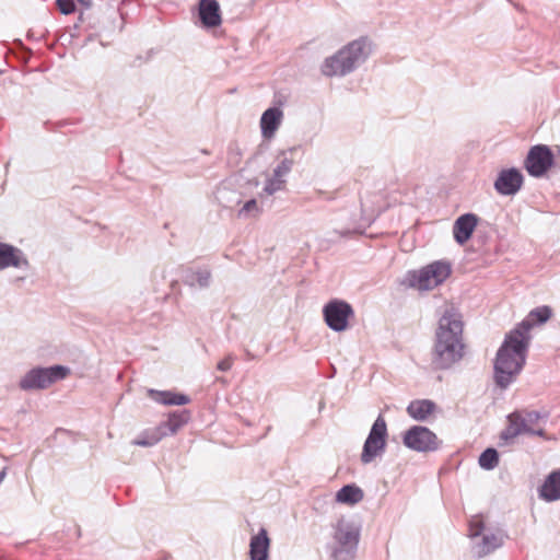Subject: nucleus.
<instances>
[{"label":"nucleus","instance_id":"f257e3e1","mask_svg":"<svg viewBox=\"0 0 560 560\" xmlns=\"http://www.w3.org/2000/svg\"><path fill=\"white\" fill-rule=\"evenodd\" d=\"M464 323L462 314L454 307L446 308L439 319L432 351V365L436 370H446L464 357Z\"/></svg>","mask_w":560,"mask_h":560},{"label":"nucleus","instance_id":"f03ea898","mask_svg":"<svg viewBox=\"0 0 560 560\" xmlns=\"http://www.w3.org/2000/svg\"><path fill=\"white\" fill-rule=\"evenodd\" d=\"M517 335V331H509L495 355L494 382L501 389L515 381L526 362L529 343Z\"/></svg>","mask_w":560,"mask_h":560},{"label":"nucleus","instance_id":"7ed1b4c3","mask_svg":"<svg viewBox=\"0 0 560 560\" xmlns=\"http://www.w3.org/2000/svg\"><path fill=\"white\" fill-rule=\"evenodd\" d=\"M372 51L371 40L362 36L350 42L335 55L325 59L322 72L326 77H345L363 63Z\"/></svg>","mask_w":560,"mask_h":560},{"label":"nucleus","instance_id":"20e7f679","mask_svg":"<svg viewBox=\"0 0 560 560\" xmlns=\"http://www.w3.org/2000/svg\"><path fill=\"white\" fill-rule=\"evenodd\" d=\"M360 535V527L354 522L345 517L339 518L332 525V539L326 546L330 560H353Z\"/></svg>","mask_w":560,"mask_h":560},{"label":"nucleus","instance_id":"39448f33","mask_svg":"<svg viewBox=\"0 0 560 560\" xmlns=\"http://www.w3.org/2000/svg\"><path fill=\"white\" fill-rule=\"evenodd\" d=\"M451 272L452 266L448 261L436 260L419 270L408 271L402 284L420 291L432 290L443 283Z\"/></svg>","mask_w":560,"mask_h":560},{"label":"nucleus","instance_id":"423d86ee","mask_svg":"<svg viewBox=\"0 0 560 560\" xmlns=\"http://www.w3.org/2000/svg\"><path fill=\"white\" fill-rule=\"evenodd\" d=\"M70 370L63 365L36 366L20 380L19 387L24 392L43 390L67 377Z\"/></svg>","mask_w":560,"mask_h":560},{"label":"nucleus","instance_id":"0eeeda50","mask_svg":"<svg viewBox=\"0 0 560 560\" xmlns=\"http://www.w3.org/2000/svg\"><path fill=\"white\" fill-rule=\"evenodd\" d=\"M387 424L382 415L373 422L371 430L364 441L361 462L366 465L372 463L376 457L382 456L387 445Z\"/></svg>","mask_w":560,"mask_h":560},{"label":"nucleus","instance_id":"6e6552de","mask_svg":"<svg viewBox=\"0 0 560 560\" xmlns=\"http://www.w3.org/2000/svg\"><path fill=\"white\" fill-rule=\"evenodd\" d=\"M404 445L418 453L435 452L440 448L442 441L429 428L412 425L402 434Z\"/></svg>","mask_w":560,"mask_h":560},{"label":"nucleus","instance_id":"1a4fd4ad","mask_svg":"<svg viewBox=\"0 0 560 560\" xmlns=\"http://www.w3.org/2000/svg\"><path fill=\"white\" fill-rule=\"evenodd\" d=\"M353 315L352 306L343 300L334 299L323 307L326 325L337 332L345 331L348 328V322Z\"/></svg>","mask_w":560,"mask_h":560},{"label":"nucleus","instance_id":"9d476101","mask_svg":"<svg viewBox=\"0 0 560 560\" xmlns=\"http://www.w3.org/2000/svg\"><path fill=\"white\" fill-rule=\"evenodd\" d=\"M553 163L551 149L546 144H536L529 149L524 167L530 176L539 178L547 174Z\"/></svg>","mask_w":560,"mask_h":560},{"label":"nucleus","instance_id":"9b49d317","mask_svg":"<svg viewBox=\"0 0 560 560\" xmlns=\"http://www.w3.org/2000/svg\"><path fill=\"white\" fill-rule=\"evenodd\" d=\"M524 183V176L515 167L505 168L499 172L494 182V189L502 196H514L517 194Z\"/></svg>","mask_w":560,"mask_h":560},{"label":"nucleus","instance_id":"f8f14e48","mask_svg":"<svg viewBox=\"0 0 560 560\" xmlns=\"http://www.w3.org/2000/svg\"><path fill=\"white\" fill-rule=\"evenodd\" d=\"M552 315V310L542 305L532 310L528 315L517 324L511 331H517L520 334V338L526 340V342H530L532 336L530 330L535 325L546 323ZM518 338V335H517Z\"/></svg>","mask_w":560,"mask_h":560},{"label":"nucleus","instance_id":"ddd939ff","mask_svg":"<svg viewBox=\"0 0 560 560\" xmlns=\"http://www.w3.org/2000/svg\"><path fill=\"white\" fill-rule=\"evenodd\" d=\"M27 269L30 261L22 249L0 242V271L8 268Z\"/></svg>","mask_w":560,"mask_h":560},{"label":"nucleus","instance_id":"4468645a","mask_svg":"<svg viewBox=\"0 0 560 560\" xmlns=\"http://www.w3.org/2000/svg\"><path fill=\"white\" fill-rule=\"evenodd\" d=\"M504 537L505 536L502 532H487L482 534V536L475 540L472 544V555L476 558L480 559L492 553L493 551L503 546Z\"/></svg>","mask_w":560,"mask_h":560},{"label":"nucleus","instance_id":"2eb2a0df","mask_svg":"<svg viewBox=\"0 0 560 560\" xmlns=\"http://www.w3.org/2000/svg\"><path fill=\"white\" fill-rule=\"evenodd\" d=\"M478 224V217L475 213H465L459 215L453 225L454 240L459 244L464 245L467 243L476 226Z\"/></svg>","mask_w":560,"mask_h":560},{"label":"nucleus","instance_id":"dca6fc26","mask_svg":"<svg viewBox=\"0 0 560 560\" xmlns=\"http://www.w3.org/2000/svg\"><path fill=\"white\" fill-rule=\"evenodd\" d=\"M198 18L205 28H213L221 24V11L217 0H200Z\"/></svg>","mask_w":560,"mask_h":560},{"label":"nucleus","instance_id":"f3484780","mask_svg":"<svg viewBox=\"0 0 560 560\" xmlns=\"http://www.w3.org/2000/svg\"><path fill=\"white\" fill-rule=\"evenodd\" d=\"M283 120V112L280 107L267 108L260 117V130L264 139L270 140L275 137Z\"/></svg>","mask_w":560,"mask_h":560},{"label":"nucleus","instance_id":"a211bd4d","mask_svg":"<svg viewBox=\"0 0 560 560\" xmlns=\"http://www.w3.org/2000/svg\"><path fill=\"white\" fill-rule=\"evenodd\" d=\"M211 271L205 269L185 268L182 272L183 282L190 288L207 289L211 283Z\"/></svg>","mask_w":560,"mask_h":560},{"label":"nucleus","instance_id":"6ab92c4d","mask_svg":"<svg viewBox=\"0 0 560 560\" xmlns=\"http://www.w3.org/2000/svg\"><path fill=\"white\" fill-rule=\"evenodd\" d=\"M270 539L265 528H260L257 535L253 536L249 542L250 560H268Z\"/></svg>","mask_w":560,"mask_h":560},{"label":"nucleus","instance_id":"aec40b11","mask_svg":"<svg viewBox=\"0 0 560 560\" xmlns=\"http://www.w3.org/2000/svg\"><path fill=\"white\" fill-rule=\"evenodd\" d=\"M190 419L188 410L173 411L168 415L166 421L162 422L156 429L163 433V438L175 434Z\"/></svg>","mask_w":560,"mask_h":560},{"label":"nucleus","instance_id":"412c9836","mask_svg":"<svg viewBox=\"0 0 560 560\" xmlns=\"http://www.w3.org/2000/svg\"><path fill=\"white\" fill-rule=\"evenodd\" d=\"M539 497L547 502L560 499V469L551 471L539 488Z\"/></svg>","mask_w":560,"mask_h":560},{"label":"nucleus","instance_id":"4be33fe9","mask_svg":"<svg viewBox=\"0 0 560 560\" xmlns=\"http://www.w3.org/2000/svg\"><path fill=\"white\" fill-rule=\"evenodd\" d=\"M148 395L154 401L166 406H183L190 402V397L172 390L148 389Z\"/></svg>","mask_w":560,"mask_h":560},{"label":"nucleus","instance_id":"5701e85b","mask_svg":"<svg viewBox=\"0 0 560 560\" xmlns=\"http://www.w3.org/2000/svg\"><path fill=\"white\" fill-rule=\"evenodd\" d=\"M435 408V402L430 399H416L407 406V413L416 421H425Z\"/></svg>","mask_w":560,"mask_h":560},{"label":"nucleus","instance_id":"b1692460","mask_svg":"<svg viewBox=\"0 0 560 560\" xmlns=\"http://www.w3.org/2000/svg\"><path fill=\"white\" fill-rule=\"evenodd\" d=\"M509 425L500 434V445L510 444L516 436L524 434V423L518 410L508 416Z\"/></svg>","mask_w":560,"mask_h":560},{"label":"nucleus","instance_id":"393cba45","mask_svg":"<svg viewBox=\"0 0 560 560\" xmlns=\"http://www.w3.org/2000/svg\"><path fill=\"white\" fill-rule=\"evenodd\" d=\"M300 149V147H291L288 150H282L279 152L277 159L279 161L278 165L273 168V174L276 177H284L291 172L295 161L294 153Z\"/></svg>","mask_w":560,"mask_h":560},{"label":"nucleus","instance_id":"a878e982","mask_svg":"<svg viewBox=\"0 0 560 560\" xmlns=\"http://www.w3.org/2000/svg\"><path fill=\"white\" fill-rule=\"evenodd\" d=\"M363 498V490L355 483L346 485L336 493V501L348 505H354L362 501Z\"/></svg>","mask_w":560,"mask_h":560},{"label":"nucleus","instance_id":"bb28decb","mask_svg":"<svg viewBox=\"0 0 560 560\" xmlns=\"http://www.w3.org/2000/svg\"><path fill=\"white\" fill-rule=\"evenodd\" d=\"M522 422L524 423V433L529 431L534 424L541 419H547V412H540L536 410H521L518 411Z\"/></svg>","mask_w":560,"mask_h":560},{"label":"nucleus","instance_id":"cd10ccee","mask_svg":"<svg viewBox=\"0 0 560 560\" xmlns=\"http://www.w3.org/2000/svg\"><path fill=\"white\" fill-rule=\"evenodd\" d=\"M499 464V453L493 447L486 448L479 456V465L486 470L495 468Z\"/></svg>","mask_w":560,"mask_h":560},{"label":"nucleus","instance_id":"c85d7f7f","mask_svg":"<svg viewBox=\"0 0 560 560\" xmlns=\"http://www.w3.org/2000/svg\"><path fill=\"white\" fill-rule=\"evenodd\" d=\"M284 185H285V179H283L281 177H276L275 174L272 173V177L267 179L262 190L267 195L271 196L275 192L282 190L284 188Z\"/></svg>","mask_w":560,"mask_h":560},{"label":"nucleus","instance_id":"c756f323","mask_svg":"<svg viewBox=\"0 0 560 560\" xmlns=\"http://www.w3.org/2000/svg\"><path fill=\"white\" fill-rule=\"evenodd\" d=\"M162 438L163 433H160L159 430L155 428L150 435L138 438L137 440H135L133 444L143 447H149L159 443L162 440Z\"/></svg>","mask_w":560,"mask_h":560},{"label":"nucleus","instance_id":"7c9ffc66","mask_svg":"<svg viewBox=\"0 0 560 560\" xmlns=\"http://www.w3.org/2000/svg\"><path fill=\"white\" fill-rule=\"evenodd\" d=\"M242 150L236 142L230 143L228 148V163L232 166H237L242 160Z\"/></svg>","mask_w":560,"mask_h":560},{"label":"nucleus","instance_id":"2f4dec72","mask_svg":"<svg viewBox=\"0 0 560 560\" xmlns=\"http://www.w3.org/2000/svg\"><path fill=\"white\" fill-rule=\"evenodd\" d=\"M259 208H258V205H257V201L256 199H249L247 200L244 206L238 210V218H247L252 214H257L259 213Z\"/></svg>","mask_w":560,"mask_h":560},{"label":"nucleus","instance_id":"473e14b6","mask_svg":"<svg viewBox=\"0 0 560 560\" xmlns=\"http://www.w3.org/2000/svg\"><path fill=\"white\" fill-rule=\"evenodd\" d=\"M482 534H485V524H483V522L481 520H479V518H472L469 522V537L472 540H477L479 537L482 536Z\"/></svg>","mask_w":560,"mask_h":560},{"label":"nucleus","instance_id":"72a5a7b5","mask_svg":"<svg viewBox=\"0 0 560 560\" xmlns=\"http://www.w3.org/2000/svg\"><path fill=\"white\" fill-rule=\"evenodd\" d=\"M56 4L59 11L65 14H71L75 11V3L73 0H57Z\"/></svg>","mask_w":560,"mask_h":560},{"label":"nucleus","instance_id":"f704fd0d","mask_svg":"<svg viewBox=\"0 0 560 560\" xmlns=\"http://www.w3.org/2000/svg\"><path fill=\"white\" fill-rule=\"evenodd\" d=\"M235 358L232 354L226 355L217 364V369L221 372H228L231 370Z\"/></svg>","mask_w":560,"mask_h":560},{"label":"nucleus","instance_id":"c9c22d12","mask_svg":"<svg viewBox=\"0 0 560 560\" xmlns=\"http://www.w3.org/2000/svg\"><path fill=\"white\" fill-rule=\"evenodd\" d=\"M526 434H530V435H537V436H540V438H546V432L544 429H534L532 428L529 431L526 432Z\"/></svg>","mask_w":560,"mask_h":560},{"label":"nucleus","instance_id":"e433bc0d","mask_svg":"<svg viewBox=\"0 0 560 560\" xmlns=\"http://www.w3.org/2000/svg\"><path fill=\"white\" fill-rule=\"evenodd\" d=\"M78 2H80L82 5H84L85 8H90L92 5V0H77Z\"/></svg>","mask_w":560,"mask_h":560},{"label":"nucleus","instance_id":"4c0bfd02","mask_svg":"<svg viewBox=\"0 0 560 560\" xmlns=\"http://www.w3.org/2000/svg\"><path fill=\"white\" fill-rule=\"evenodd\" d=\"M7 476V468H3L1 471H0V483L3 481V479L5 478Z\"/></svg>","mask_w":560,"mask_h":560},{"label":"nucleus","instance_id":"58836bf2","mask_svg":"<svg viewBox=\"0 0 560 560\" xmlns=\"http://www.w3.org/2000/svg\"><path fill=\"white\" fill-rule=\"evenodd\" d=\"M247 357H248L249 359H254V355H252L248 351H247Z\"/></svg>","mask_w":560,"mask_h":560}]
</instances>
